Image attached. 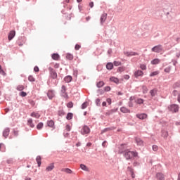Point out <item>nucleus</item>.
Here are the masks:
<instances>
[{
  "mask_svg": "<svg viewBox=\"0 0 180 180\" xmlns=\"http://www.w3.org/2000/svg\"><path fill=\"white\" fill-rule=\"evenodd\" d=\"M139 155V153L136 151H130L129 150H125L124 152V157L127 160H131L134 158H136Z\"/></svg>",
  "mask_w": 180,
  "mask_h": 180,
  "instance_id": "obj_1",
  "label": "nucleus"
},
{
  "mask_svg": "<svg viewBox=\"0 0 180 180\" xmlns=\"http://www.w3.org/2000/svg\"><path fill=\"white\" fill-rule=\"evenodd\" d=\"M50 72V78H52L53 79L58 78V74L55 72V70L52 68H49Z\"/></svg>",
  "mask_w": 180,
  "mask_h": 180,
  "instance_id": "obj_2",
  "label": "nucleus"
},
{
  "mask_svg": "<svg viewBox=\"0 0 180 180\" xmlns=\"http://www.w3.org/2000/svg\"><path fill=\"white\" fill-rule=\"evenodd\" d=\"M162 51H163V48L162 45H158L152 48V51L155 53H161Z\"/></svg>",
  "mask_w": 180,
  "mask_h": 180,
  "instance_id": "obj_3",
  "label": "nucleus"
},
{
  "mask_svg": "<svg viewBox=\"0 0 180 180\" xmlns=\"http://www.w3.org/2000/svg\"><path fill=\"white\" fill-rule=\"evenodd\" d=\"M168 109L170 112H176L179 111V105L173 104V105H170L169 107H168Z\"/></svg>",
  "mask_w": 180,
  "mask_h": 180,
  "instance_id": "obj_4",
  "label": "nucleus"
},
{
  "mask_svg": "<svg viewBox=\"0 0 180 180\" xmlns=\"http://www.w3.org/2000/svg\"><path fill=\"white\" fill-rule=\"evenodd\" d=\"M90 133V129L88 126H84L82 129V134L85 135Z\"/></svg>",
  "mask_w": 180,
  "mask_h": 180,
  "instance_id": "obj_5",
  "label": "nucleus"
},
{
  "mask_svg": "<svg viewBox=\"0 0 180 180\" xmlns=\"http://www.w3.org/2000/svg\"><path fill=\"white\" fill-rule=\"evenodd\" d=\"M134 76H135V78H139V77H143V72L141 70H137L134 72Z\"/></svg>",
  "mask_w": 180,
  "mask_h": 180,
  "instance_id": "obj_6",
  "label": "nucleus"
},
{
  "mask_svg": "<svg viewBox=\"0 0 180 180\" xmlns=\"http://www.w3.org/2000/svg\"><path fill=\"white\" fill-rule=\"evenodd\" d=\"M135 141L137 146H143V141L141 138H135Z\"/></svg>",
  "mask_w": 180,
  "mask_h": 180,
  "instance_id": "obj_7",
  "label": "nucleus"
},
{
  "mask_svg": "<svg viewBox=\"0 0 180 180\" xmlns=\"http://www.w3.org/2000/svg\"><path fill=\"white\" fill-rule=\"evenodd\" d=\"M106 19H107V14L106 13L102 14L100 19L101 24L103 25L105 22Z\"/></svg>",
  "mask_w": 180,
  "mask_h": 180,
  "instance_id": "obj_8",
  "label": "nucleus"
},
{
  "mask_svg": "<svg viewBox=\"0 0 180 180\" xmlns=\"http://www.w3.org/2000/svg\"><path fill=\"white\" fill-rule=\"evenodd\" d=\"M136 117L138 119L144 120V119H147L148 115L147 114H136Z\"/></svg>",
  "mask_w": 180,
  "mask_h": 180,
  "instance_id": "obj_9",
  "label": "nucleus"
},
{
  "mask_svg": "<svg viewBox=\"0 0 180 180\" xmlns=\"http://www.w3.org/2000/svg\"><path fill=\"white\" fill-rule=\"evenodd\" d=\"M47 95H48V98H49V99H52V98H53L54 96H55L54 92H53V91H52V90H49V91H48V93H47Z\"/></svg>",
  "mask_w": 180,
  "mask_h": 180,
  "instance_id": "obj_10",
  "label": "nucleus"
},
{
  "mask_svg": "<svg viewBox=\"0 0 180 180\" xmlns=\"http://www.w3.org/2000/svg\"><path fill=\"white\" fill-rule=\"evenodd\" d=\"M9 132H10V130H9V128H6L3 132V136L5 139H6L8 135H9Z\"/></svg>",
  "mask_w": 180,
  "mask_h": 180,
  "instance_id": "obj_11",
  "label": "nucleus"
},
{
  "mask_svg": "<svg viewBox=\"0 0 180 180\" xmlns=\"http://www.w3.org/2000/svg\"><path fill=\"white\" fill-rule=\"evenodd\" d=\"M15 36V31H11L8 34V40H12Z\"/></svg>",
  "mask_w": 180,
  "mask_h": 180,
  "instance_id": "obj_12",
  "label": "nucleus"
},
{
  "mask_svg": "<svg viewBox=\"0 0 180 180\" xmlns=\"http://www.w3.org/2000/svg\"><path fill=\"white\" fill-rule=\"evenodd\" d=\"M54 168V164L53 163H51L46 169V171L47 172H51Z\"/></svg>",
  "mask_w": 180,
  "mask_h": 180,
  "instance_id": "obj_13",
  "label": "nucleus"
},
{
  "mask_svg": "<svg viewBox=\"0 0 180 180\" xmlns=\"http://www.w3.org/2000/svg\"><path fill=\"white\" fill-rule=\"evenodd\" d=\"M156 179L158 180H165V176L163 174H161V173H158L156 174Z\"/></svg>",
  "mask_w": 180,
  "mask_h": 180,
  "instance_id": "obj_14",
  "label": "nucleus"
},
{
  "mask_svg": "<svg viewBox=\"0 0 180 180\" xmlns=\"http://www.w3.org/2000/svg\"><path fill=\"white\" fill-rule=\"evenodd\" d=\"M47 125H48V127H49L50 128H52L53 129H55L54 122L53 120L48 121Z\"/></svg>",
  "mask_w": 180,
  "mask_h": 180,
  "instance_id": "obj_15",
  "label": "nucleus"
},
{
  "mask_svg": "<svg viewBox=\"0 0 180 180\" xmlns=\"http://www.w3.org/2000/svg\"><path fill=\"white\" fill-rule=\"evenodd\" d=\"M72 80V76L70 75H68V76H66L65 78H64V81L66 82V83H70L71 82Z\"/></svg>",
  "mask_w": 180,
  "mask_h": 180,
  "instance_id": "obj_16",
  "label": "nucleus"
},
{
  "mask_svg": "<svg viewBox=\"0 0 180 180\" xmlns=\"http://www.w3.org/2000/svg\"><path fill=\"white\" fill-rule=\"evenodd\" d=\"M110 81H111L112 82H113L116 84H119V79L115 77H112L111 78H110Z\"/></svg>",
  "mask_w": 180,
  "mask_h": 180,
  "instance_id": "obj_17",
  "label": "nucleus"
},
{
  "mask_svg": "<svg viewBox=\"0 0 180 180\" xmlns=\"http://www.w3.org/2000/svg\"><path fill=\"white\" fill-rule=\"evenodd\" d=\"M120 111L122 112L123 113H129L130 110L127 108L126 107H121Z\"/></svg>",
  "mask_w": 180,
  "mask_h": 180,
  "instance_id": "obj_18",
  "label": "nucleus"
},
{
  "mask_svg": "<svg viewBox=\"0 0 180 180\" xmlns=\"http://www.w3.org/2000/svg\"><path fill=\"white\" fill-rule=\"evenodd\" d=\"M36 162L37 164H38V166L40 167L41 165V157H40L39 155L37 156Z\"/></svg>",
  "mask_w": 180,
  "mask_h": 180,
  "instance_id": "obj_19",
  "label": "nucleus"
},
{
  "mask_svg": "<svg viewBox=\"0 0 180 180\" xmlns=\"http://www.w3.org/2000/svg\"><path fill=\"white\" fill-rule=\"evenodd\" d=\"M52 58L54 60H59L60 59V56L58 53H53L52 54Z\"/></svg>",
  "mask_w": 180,
  "mask_h": 180,
  "instance_id": "obj_20",
  "label": "nucleus"
},
{
  "mask_svg": "<svg viewBox=\"0 0 180 180\" xmlns=\"http://www.w3.org/2000/svg\"><path fill=\"white\" fill-rule=\"evenodd\" d=\"M62 172H65L66 174H72V170L71 169H61Z\"/></svg>",
  "mask_w": 180,
  "mask_h": 180,
  "instance_id": "obj_21",
  "label": "nucleus"
},
{
  "mask_svg": "<svg viewBox=\"0 0 180 180\" xmlns=\"http://www.w3.org/2000/svg\"><path fill=\"white\" fill-rule=\"evenodd\" d=\"M106 68L108 70H112L113 68V64L112 63H108L106 65Z\"/></svg>",
  "mask_w": 180,
  "mask_h": 180,
  "instance_id": "obj_22",
  "label": "nucleus"
},
{
  "mask_svg": "<svg viewBox=\"0 0 180 180\" xmlns=\"http://www.w3.org/2000/svg\"><path fill=\"white\" fill-rule=\"evenodd\" d=\"M31 117H34L35 119H39L40 117V115L39 113H37V112H32L31 114Z\"/></svg>",
  "mask_w": 180,
  "mask_h": 180,
  "instance_id": "obj_23",
  "label": "nucleus"
},
{
  "mask_svg": "<svg viewBox=\"0 0 180 180\" xmlns=\"http://www.w3.org/2000/svg\"><path fill=\"white\" fill-rule=\"evenodd\" d=\"M139 68H141L143 71H146L147 70V65L146 64H141L139 65Z\"/></svg>",
  "mask_w": 180,
  "mask_h": 180,
  "instance_id": "obj_24",
  "label": "nucleus"
},
{
  "mask_svg": "<svg viewBox=\"0 0 180 180\" xmlns=\"http://www.w3.org/2000/svg\"><path fill=\"white\" fill-rule=\"evenodd\" d=\"M162 136H163L165 139L167 138L169 136V133L168 131L163 130L162 131Z\"/></svg>",
  "mask_w": 180,
  "mask_h": 180,
  "instance_id": "obj_25",
  "label": "nucleus"
},
{
  "mask_svg": "<svg viewBox=\"0 0 180 180\" xmlns=\"http://www.w3.org/2000/svg\"><path fill=\"white\" fill-rule=\"evenodd\" d=\"M160 62H161V60H160L158 58H156V59L151 60V64L156 65V64H159Z\"/></svg>",
  "mask_w": 180,
  "mask_h": 180,
  "instance_id": "obj_26",
  "label": "nucleus"
},
{
  "mask_svg": "<svg viewBox=\"0 0 180 180\" xmlns=\"http://www.w3.org/2000/svg\"><path fill=\"white\" fill-rule=\"evenodd\" d=\"M80 169H82L83 171H85V172L89 171L88 167L86 165H83V164L80 165Z\"/></svg>",
  "mask_w": 180,
  "mask_h": 180,
  "instance_id": "obj_27",
  "label": "nucleus"
},
{
  "mask_svg": "<svg viewBox=\"0 0 180 180\" xmlns=\"http://www.w3.org/2000/svg\"><path fill=\"white\" fill-rule=\"evenodd\" d=\"M27 125L30 126V127H34V124L32 123V120L30 119L27 120Z\"/></svg>",
  "mask_w": 180,
  "mask_h": 180,
  "instance_id": "obj_28",
  "label": "nucleus"
},
{
  "mask_svg": "<svg viewBox=\"0 0 180 180\" xmlns=\"http://www.w3.org/2000/svg\"><path fill=\"white\" fill-rule=\"evenodd\" d=\"M66 58H68L70 60H73L74 56L72 53H68V54H66Z\"/></svg>",
  "mask_w": 180,
  "mask_h": 180,
  "instance_id": "obj_29",
  "label": "nucleus"
},
{
  "mask_svg": "<svg viewBox=\"0 0 180 180\" xmlns=\"http://www.w3.org/2000/svg\"><path fill=\"white\" fill-rule=\"evenodd\" d=\"M44 127V123L43 122H39L37 125V129L40 130L43 128Z\"/></svg>",
  "mask_w": 180,
  "mask_h": 180,
  "instance_id": "obj_30",
  "label": "nucleus"
},
{
  "mask_svg": "<svg viewBox=\"0 0 180 180\" xmlns=\"http://www.w3.org/2000/svg\"><path fill=\"white\" fill-rule=\"evenodd\" d=\"M135 102L138 105H142L143 103V100L141 98H138Z\"/></svg>",
  "mask_w": 180,
  "mask_h": 180,
  "instance_id": "obj_31",
  "label": "nucleus"
},
{
  "mask_svg": "<svg viewBox=\"0 0 180 180\" xmlns=\"http://www.w3.org/2000/svg\"><path fill=\"white\" fill-rule=\"evenodd\" d=\"M73 118V114L71 112H69L67 115H66V119H68V120H70Z\"/></svg>",
  "mask_w": 180,
  "mask_h": 180,
  "instance_id": "obj_32",
  "label": "nucleus"
},
{
  "mask_svg": "<svg viewBox=\"0 0 180 180\" xmlns=\"http://www.w3.org/2000/svg\"><path fill=\"white\" fill-rule=\"evenodd\" d=\"M128 169L129 170V172H131V176L132 179L135 178V174L134 173V170L133 169H131V167H128Z\"/></svg>",
  "mask_w": 180,
  "mask_h": 180,
  "instance_id": "obj_33",
  "label": "nucleus"
},
{
  "mask_svg": "<svg viewBox=\"0 0 180 180\" xmlns=\"http://www.w3.org/2000/svg\"><path fill=\"white\" fill-rule=\"evenodd\" d=\"M104 84H105V83H104L103 81H100V82H98L97 86H98V88H101L102 86H104Z\"/></svg>",
  "mask_w": 180,
  "mask_h": 180,
  "instance_id": "obj_34",
  "label": "nucleus"
},
{
  "mask_svg": "<svg viewBox=\"0 0 180 180\" xmlns=\"http://www.w3.org/2000/svg\"><path fill=\"white\" fill-rule=\"evenodd\" d=\"M156 93H157V90L156 89H152L150 91V94L152 97H154L155 96Z\"/></svg>",
  "mask_w": 180,
  "mask_h": 180,
  "instance_id": "obj_35",
  "label": "nucleus"
},
{
  "mask_svg": "<svg viewBox=\"0 0 180 180\" xmlns=\"http://www.w3.org/2000/svg\"><path fill=\"white\" fill-rule=\"evenodd\" d=\"M25 89V86L23 85H19L17 86V90L19 91H22Z\"/></svg>",
  "mask_w": 180,
  "mask_h": 180,
  "instance_id": "obj_36",
  "label": "nucleus"
},
{
  "mask_svg": "<svg viewBox=\"0 0 180 180\" xmlns=\"http://www.w3.org/2000/svg\"><path fill=\"white\" fill-rule=\"evenodd\" d=\"M158 75H159V71H155V72L150 73V77H153L157 76Z\"/></svg>",
  "mask_w": 180,
  "mask_h": 180,
  "instance_id": "obj_37",
  "label": "nucleus"
},
{
  "mask_svg": "<svg viewBox=\"0 0 180 180\" xmlns=\"http://www.w3.org/2000/svg\"><path fill=\"white\" fill-rule=\"evenodd\" d=\"M35 80H36L35 78L32 75H30L28 77V81H30L31 82H34Z\"/></svg>",
  "mask_w": 180,
  "mask_h": 180,
  "instance_id": "obj_38",
  "label": "nucleus"
},
{
  "mask_svg": "<svg viewBox=\"0 0 180 180\" xmlns=\"http://www.w3.org/2000/svg\"><path fill=\"white\" fill-rule=\"evenodd\" d=\"M89 103L87 101L84 102L82 105V109L84 110L88 107Z\"/></svg>",
  "mask_w": 180,
  "mask_h": 180,
  "instance_id": "obj_39",
  "label": "nucleus"
},
{
  "mask_svg": "<svg viewBox=\"0 0 180 180\" xmlns=\"http://www.w3.org/2000/svg\"><path fill=\"white\" fill-rule=\"evenodd\" d=\"M117 112V110L112 109V110H109L108 112H106V115H110L113 112Z\"/></svg>",
  "mask_w": 180,
  "mask_h": 180,
  "instance_id": "obj_40",
  "label": "nucleus"
},
{
  "mask_svg": "<svg viewBox=\"0 0 180 180\" xmlns=\"http://www.w3.org/2000/svg\"><path fill=\"white\" fill-rule=\"evenodd\" d=\"M117 112V110L112 109V110H109L108 112H106V115H110L113 112Z\"/></svg>",
  "mask_w": 180,
  "mask_h": 180,
  "instance_id": "obj_41",
  "label": "nucleus"
},
{
  "mask_svg": "<svg viewBox=\"0 0 180 180\" xmlns=\"http://www.w3.org/2000/svg\"><path fill=\"white\" fill-rule=\"evenodd\" d=\"M95 103H96V105H97V106H101V99H99V98L96 99Z\"/></svg>",
  "mask_w": 180,
  "mask_h": 180,
  "instance_id": "obj_42",
  "label": "nucleus"
},
{
  "mask_svg": "<svg viewBox=\"0 0 180 180\" xmlns=\"http://www.w3.org/2000/svg\"><path fill=\"white\" fill-rule=\"evenodd\" d=\"M139 56V53L135 52H131L127 53V56Z\"/></svg>",
  "mask_w": 180,
  "mask_h": 180,
  "instance_id": "obj_43",
  "label": "nucleus"
},
{
  "mask_svg": "<svg viewBox=\"0 0 180 180\" xmlns=\"http://www.w3.org/2000/svg\"><path fill=\"white\" fill-rule=\"evenodd\" d=\"M66 106H68V108H73V103H72V101H70V102H69V103L66 105Z\"/></svg>",
  "mask_w": 180,
  "mask_h": 180,
  "instance_id": "obj_44",
  "label": "nucleus"
},
{
  "mask_svg": "<svg viewBox=\"0 0 180 180\" xmlns=\"http://www.w3.org/2000/svg\"><path fill=\"white\" fill-rule=\"evenodd\" d=\"M125 71V68L124 67L118 68H117V72H122Z\"/></svg>",
  "mask_w": 180,
  "mask_h": 180,
  "instance_id": "obj_45",
  "label": "nucleus"
},
{
  "mask_svg": "<svg viewBox=\"0 0 180 180\" xmlns=\"http://www.w3.org/2000/svg\"><path fill=\"white\" fill-rule=\"evenodd\" d=\"M20 96H21V97H25L26 96H27V94H26L25 92H24V91H21L20 93Z\"/></svg>",
  "mask_w": 180,
  "mask_h": 180,
  "instance_id": "obj_46",
  "label": "nucleus"
},
{
  "mask_svg": "<svg viewBox=\"0 0 180 180\" xmlns=\"http://www.w3.org/2000/svg\"><path fill=\"white\" fill-rule=\"evenodd\" d=\"M0 74L2 75L3 76L6 75V72L2 70L1 65H0Z\"/></svg>",
  "mask_w": 180,
  "mask_h": 180,
  "instance_id": "obj_47",
  "label": "nucleus"
},
{
  "mask_svg": "<svg viewBox=\"0 0 180 180\" xmlns=\"http://www.w3.org/2000/svg\"><path fill=\"white\" fill-rule=\"evenodd\" d=\"M120 65H121V62L120 61H117V60L114 61V65L120 66Z\"/></svg>",
  "mask_w": 180,
  "mask_h": 180,
  "instance_id": "obj_48",
  "label": "nucleus"
},
{
  "mask_svg": "<svg viewBox=\"0 0 180 180\" xmlns=\"http://www.w3.org/2000/svg\"><path fill=\"white\" fill-rule=\"evenodd\" d=\"M158 150V146L153 145V150L154 152H157Z\"/></svg>",
  "mask_w": 180,
  "mask_h": 180,
  "instance_id": "obj_49",
  "label": "nucleus"
},
{
  "mask_svg": "<svg viewBox=\"0 0 180 180\" xmlns=\"http://www.w3.org/2000/svg\"><path fill=\"white\" fill-rule=\"evenodd\" d=\"M143 93L144 94H146L148 92V87L146 86H143Z\"/></svg>",
  "mask_w": 180,
  "mask_h": 180,
  "instance_id": "obj_50",
  "label": "nucleus"
},
{
  "mask_svg": "<svg viewBox=\"0 0 180 180\" xmlns=\"http://www.w3.org/2000/svg\"><path fill=\"white\" fill-rule=\"evenodd\" d=\"M65 130L68 131H71V127H70L69 124L65 126Z\"/></svg>",
  "mask_w": 180,
  "mask_h": 180,
  "instance_id": "obj_51",
  "label": "nucleus"
},
{
  "mask_svg": "<svg viewBox=\"0 0 180 180\" xmlns=\"http://www.w3.org/2000/svg\"><path fill=\"white\" fill-rule=\"evenodd\" d=\"M61 91L63 93H65L66 92V86H62V90Z\"/></svg>",
  "mask_w": 180,
  "mask_h": 180,
  "instance_id": "obj_52",
  "label": "nucleus"
},
{
  "mask_svg": "<svg viewBox=\"0 0 180 180\" xmlns=\"http://www.w3.org/2000/svg\"><path fill=\"white\" fill-rule=\"evenodd\" d=\"M110 90H111V88L110 86L105 87V91L109 92V91H110Z\"/></svg>",
  "mask_w": 180,
  "mask_h": 180,
  "instance_id": "obj_53",
  "label": "nucleus"
},
{
  "mask_svg": "<svg viewBox=\"0 0 180 180\" xmlns=\"http://www.w3.org/2000/svg\"><path fill=\"white\" fill-rule=\"evenodd\" d=\"M106 102L108 103V105L112 104V100L110 98H107Z\"/></svg>",
  "mask_w": 180,
  "mask_h": 180,
  "instance_id": "obj_54",
  "label": "nucleus"
},
{
  "mask_svg": "<svg viewBox=\"0 0 180 180\" xmlns=\"http://www.w3.org/2000/svg\"><path fill=\"white\" fill-rule=\"evenodd\" d=\"M80 48H81V46H80V45L77 44V45L75 46V50H76V51L79 50Z\"/></svg>",
  "mask_w": 180,
  "mask_h": 180,
  "instance_id": "obj_55",
  "label": "nucleus"
},
{
  "mask_svg": "<svg viewBox=\"0 0 180 180\" xmlns=\"http://www.w3.org/2000/svg\"><path fill=\"white\" fill-rule=\"evenodd\" d=\"M89 6H90L91 8H94V2H90V4H89Z\"/></svg>",
  "mask_w": 180,
  "mask_h": 180,
  "instance_id": "obj_56",
  "label": "nucleus"
},
{
  "mask_svg": "<svg viewBox=\"0 0 180 180\" xmlns=\"http://www.w3.org/2000/svg\"><path fill=\"white\" fill-rule=\"evenodd\" d=\"M124 79L127 80V79H129V76L128 75H124Z\"/></svg>",
  "mask_w": 180,
  "mask_h": 180,
  "instance_id": "obj_57",
  "label": "nucleus"
},
{
  "mask_svg": "<svg viewBox=\"0 0 180 180\" xmlns=\"http://www.w3.org/2000/svg\"><path fill=\"white\" fill-rule=\"evenodd\" d=\"M34 72H39V68H38L37 66L34 67Z\"/></svg>",
  "mask_w": 180,
  "mask_h": 180,
  "instance_id": "obj_58",
  "label": "nucleus"
},
{
  "mask_svg": "<svg viewBox=\"0 0 180 180\" xmlns=\"http://www.w3.org/2000/svg\"><path fill=\"white\" fill-rule=\"evenodd\" d=\"M165 72L169 73L170 72V69L169 68H165Z\"/></svg>",
  "mask_w": 180,
  "mask_h": 180,
  "instance_id": "obj_59",
  "label": "nucleus"
},
{
  "mask_svg": "<svg viewBox=\"0 0 180 180\" xmlns=\"http://www.w3.org/2000/svg\"><path fill=\"white\" fill-rule=\"evenodd\" d=\"M173 95H174V96H176L177 95V91H176V90H174V91H173Z\"/></svg>",
  "mask_w": 180,
  "mask_h": 180,
  "instance_id": "obj_60",
  "label": "nucleus"
},
{
  "mask_svg": "<svg viewBox=\"0 0 180 180\" xmlns=\"http://www.w3.org/2000/svg\"><path fill=\"white\" fill-rule=\"evenodd\" d=\"M177 101L180 103V94L177 96Z\"/></svg>",
  "mask_w": 180,
  "mask_h": 180,
  "instance_id": "obj_61",
  "label": "nucleus"
},
{
  "mask_svg": "<svg viewBox=\"0 0 180 180\" xmlns=\"http://www.w3.org/2000/svg\"><path fill=\"white\" fill-rule=\"evenodd\" d=\"M59 115H60V116H62V115H65V113H64L63 111H60V112H59Z\"/></svg>",
  "mask_w": 180,
  "mask_h": 180,
  "instance_id": "obj_62",
  "label": "nucleus"
},
{
  "mask_svg": "<svg viewBox=\"0 0 180 180\" xmlns=\"http://www.w3.org/2000/svg\"><path fill=\"white\" fill-rule=\"evenodd\" d=\"M102 106H103V107L106 106V102H105V101H104V102L102 103Z\"/></svg>",
  "mask_w": 180,
  "mask_h": 180,
  "instance_id": "obj_63",
  "label": "nucleus"
},
{
  "mask_svg": "<svg viewBox=\"0 0 180 180\" xmlns=\"http://www.w3.org/2000/svg\"><path fill=\"white\" fill-rule=\"evenodd\" d=\"M177 180H180V173L179 174V176L177 177Z\"/></svg>",
  "mask_w": 180,
  "mask_h": 180,
  "instance_id": "obj_64",
  "label": "nucleus"
}]
</instances>
